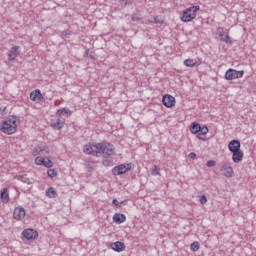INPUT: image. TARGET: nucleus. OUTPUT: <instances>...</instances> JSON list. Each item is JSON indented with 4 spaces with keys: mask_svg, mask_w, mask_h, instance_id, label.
Segmentation results:
<instances>
[{
    "mask_svg": "<svg viewBox=\"0 0 256 256\" xmlns=\"http://www.w3.org/2000/svg\"><path fill=\"white\" fill-rule=\"evenodd\" d=\"M208 133H209V128H207V126H204V127L200 126V130L198 132V138L204 139L203 137H205V135H207Z\"/></svg>",
    "mask_w": 256,
    "mask_h": 256,
    "instance_id": "22",
    "label": "nucleus"
},
{
    "mask_svg": "<svg viewBox=\"0 0 256 256\" xmlns=\"http://www.w3.org/2000/svg\"><path fill=\"white\" fill-rule=\"evenodd\" d=\"M162 103L164 107H167L168 109L171 107H174L175 97H173L172 95L166 94L162 97Z\"/></svg>",
    "mask_w": 256,
    "mask_h": 256,
    "instance_id": "9",
    "label": "nucleus"
},
{
    "mask_svg": "<svg viewBox=\"0 0 256 256\" xmlns=\"http://www.w3.org/2000/svg\"><path fill=\"white\" fill-rule=\"evenodd\" d=\"M72 112L69 110V108H60L56 111V115L61 116L63 115L64 117H69Z\"/></svg>",
    "mask_w": 256,
    "mask_h": 256,
    "instance_id": "21",
    "label": "nucleus"
},
{
    "mask_svg": "<svg viewBox=\"0 0 256 256\" xmlns=\"http://www.w3.org/2000/svg\"><path fill=\"white\" fill-rule=\"evenodd\" d=\"M61 37H62V39H69L71 37V31L66 30V31L62 32Z\"/></svg>",
    "mask_w": 256,
    "mask_h": 256,
    "instance_id": "28",
    "label": "nucleus"
},
{
    "mask_svg": "<svg viewBox=\"0 0 256 256\" xmlns=\"http://www.w3.org/2000/svg\"><path fill=\"white\" fill-rule=\"evenodd\" d=\"M215 165H217V162H215V160H209L206 163L207 167H215Z\"/></svg>",
    "mask_w": 256,
    "mask_h": 256,
    "instance_id": "35",
    "label": "nucleus"
},
{
    "mask_svg": "<svg viewBox=\"0 0 256 256\" xmlns=\"http://www.w3.org/2000/svg\"><path fill=\"white\" fill-rule=\"evenodd\" d=\"M199 9V6H192L190 8H187L182 13L181 21H183V23H189L193 21V19L197 17V11H199Z\"/></svg>",
    "mask_w": 256,
    "mask_h": 256,
    "instance_id": "3",
    "label": "nucleus"
},
{
    "mask_svg": "<svg viewBox=\"0 0 256 256\" xmlns=\"http://www.w3.org/2000/svg\"><path fill=\"white\" fill-rule=\"evenodd\" d=\"M47 175L48 177H51V178L57 177V172L54 169H48Z\"/></svg>",
    "mask_w": 256,
    "mask_h": 256,
    "instance_id": "31",
    "label": "nucleus"
},
{
    "mask_svg": "<svg viewBox=\"0 0 256 256\" xmlns=\"http://www.w3.org/2000/svg\"><path fill=\"white\" fill-rule=\"evenodd\" d=\"M190 131L194 135H197V133H199V131H201V124H199V123H192V127H191Z\"/></svg>",
    "mask_w": 256,
    "mask_h": 256,
    "instance_id": "24",
    "label": "nucleus"
},
{
    "mask_svg": "<svg viewBox=\"0 0 256 256\" xmlns=\"http://www.w3.org/2000/svg\"><path fill=\"white\" fill-rule=\"evenodd\" d=\"M23 183H27V185H31L32 181L29 178H26L25 176L22 177Z\"/></svg>",
    "mask_w": 256,
    "mask_h": 256,
    "instance_id": "36",
    "label": "nucleus"
},
{
    "mask_svg": "<svg viewBox=\"0 0 256 256\" xmlns=\"http://www.w3.org/2000/svg\"><path fill=\"white\" fill-rule=\"evenodd\" d=\"M94 148L98 153H102L105 159H109V157L115 153V146L107 142L97 143L94 145Z\"/></svg>",
    "mask_w": 256,
    "mask_h": 256,
    "instance_id": "2",
    "label": "nucleus"
},
{
    "mask_svg": "<svg viewBox=\"0 0 256 256\" xmlns=\"http://www.w3.org/2000/svg\"><path fill=\"white\" fill-rule=\"evenodd\" d=\"M41 90L36 89L30 93V99L31 101H41Z\"/></svg>",
    "mask_w": 256,
    "mask_h": 256,
    "instance_id": "18",
    "label": "nucleus"
},
{
    "mask_svg": "<svg viewBox=\"0 0 256 256\" xmlns=\"http://www.w3.org/2000/svg\"><path fill=\"white\" fill-rule=\"evenodd\" d=\"M113 221L114 223L121 225V223H125L127 221V216H125V214L116 213L113 215Z\"/></svg>",
    "mask_w": 256,
    "mask_h": 256,
    "instance_id": "14",
    "label": "nucleus"
},
{
    "mask_svg": "<svg viewBox=\"0 0 256 256\" xmlns=\"http://www.w3.org/2000/svg\"><path fill=\"white\" fill-rule=\"evenodd\" d=\"M121 205H127V200H123L119 202V207H121Z\"/></svg>",
    "mask_w": 256,
    "mask_h": 256,
    "instance_id": "43",
    "label": "nucleus"
},
{
    "mask_svg": "<svg viewBox=\"0 0 256 256\" xmlns=\"http://www.w3.org/2000/svg\"><path fill=\"white\" fill-rule=\"evenodd\" d=\"M41 146H37L33 149L32 155L37 156V155H41Z\"/></svg>",
    "mask_w": 256,
    "mask_h": 256,
    "instance_id": "29",
    "label": "nucleus"
},
{
    "mask_svg": "<svg viewBox=\"0 0 256 256\" xmlns=\"http://www.w3.org/2000/svg\"><path fill=\"white\" fill-rule=\"evenodd\" d=\"M151 175H159V170H157V166H154V168H152Z\"/></svg>",
    "mask_w": 256,
    "mask_h": 256,
    "instance_id": "37",
    "label": "nucleus"
},
{
    "mask_svg": "<svg viewBox=\"0 0 256 256\" xmlns=\"http://www.w3.org/2000/svg\"><path fill=\"white\" fill-rule=\"evenodd\" d=\"M221 173H223L224 177H227L228 179H231L233 177V167H231L230 163H224L220 168Z\"/></svg>",
    "mask_w": 256,
    "mask_h": 256,
    "instance_id": "7",
    "label": "nucleus"
},
{
    "mask_svg": "<svg viewBox=\"0 0 256 256\" xmlns=\"http://www.w3.org/2000/svg\"><path fill=\"white\" fill-rule=\"evenodd\" d=\"M35 163H36V165H43L44 158L43 157H36Z\"/></svg>",
    "mask_w": 256,
    "mask_h": 256,
    "instance_id": "34",
    "label": "nucleus"
},
{
    "mask_svg": "<svg viewBox=\"0 0 256 256\" xmlns=\"http://www.w3.org/2000/svg\"><path fill=\"white\" fill-rule=\"evenodd\" d=\"M153 21H154V23L159 24V25L163 24V18H161L159 16L153 17Z\"/></svg>",
    "mask_w": 256,
    "mask_h": 256,
    "instance_id": "33",
    "label": "nucleus"
},
{
    "mask_svg": "<svg viewBox=\"0 0 256 256\" xmlns=\"http://www.w3.org/2000/svg\"><path fill=\"white\" fill-rule=\"evenodd\" d=\"M0 199H1V202L4 204L9 203V189L3 188L0 191Z\"/></svg>",
    "mask_w": 256,
    "mask_h": 256,
    "instance_id": "17",
    "label": "nucleus"
},
{
    "mask_svg": "<svg viewBox=\"0 0 256 256\" xmlns=\"http://www.w3.org/2000/svg\"><path fill=\"white\" fill-rule=\"evenodd\" d=\"M228 149L230 153H235L237 151H241V142L239 140H232L228 144Z\"/></svg>",
    "mask_w": 256,
    "mask_h": 256,
    "instance_id": "11",
    "label": "nucleus"
},
{
    "mask_svg": "<svg viewBox=\"0 0 256 256\" xmlns=\"http://www.w3.org/2000/svg\"><path fill=\"white\" fill-rule=\"evenodd\" d=\"M87 169H89L90 171H93V166H91V164H87Z\"/></svg>",
    "mask_w": 256,
    "mask_h": 256,
    "instance_id": "44",
    "label": "nucleus"
},
{
    "mask_svg": "<svg viewBox=\"0 0 256 256\" xmlns=\"http://www.w3.org/2000/svg\"><path fill=\"white\" fill-rule=\"evenodd\" d=\"M243 151L238 150L236 152H232V161L233 163H241L243 161Z\"/></svg>",
    "mask_w": 256,
    "mask_h": 256,
    "instance_id": "16",
    "label": "nucleus"
},
{
    "mask_svg": "<svg viewBox=\"0 0 256 256\" xmlns=\"http://www.w3.org/2000/svg\"><path fill=\"white\" fill-rule=\"evenodd\" d=\"M243 75H245V71L243 70L228 69L225 73V79L227 81H233L235 79H241Z\"/></svg>",
    "mask_w": 256,
    "mask_h": 256,
    "instance_id": "4",
    "label": "nucleus"
},
{
    "mask_svg": "<svg viewBox=\"0 0 256 256\" xmlns=\"http://www.w3.org/2000/svg\"><path fill=\"white\" fill-rule=\"evenodd\" d=\"M19 46H13L9 53H8V61H15V59H17V57H19V53H21V51L19 50Z\"/></svg>",
    "mask_w": 256,
    "mask_h": 256,
    "instance_id": "10",
    "label": "nucleus"
},
{
    "mask_svg": "<svg viewBox=\"0 0 256 256\" xmlns=\"http://www.w3.org/2000/svg\"><path fill=\"white\" fill-rule=\"evenodd\" d=\"M22 237L27 241H31L33 239H37V237H39V233L31 228H28L22 232Z\"/></svg>",
    "mask_w": 256,
    "mask_h": 256,
    "instance_id": "6",
    "label": "nucleus"
},
{
    "mask_svg": "<svg viewBox=\"0 0 256 256\" xmlns=\"http://www.w3.org/2000/svg\"><path fill=\"white\" fill-rule=\"evenodd\" d=\"M103 165L105 167H111L113 165V160L106 158L105 160H103Z\"/></svg>",
    "mask_w": 256,
    "mask_h": 256,
    "instance_id": "30",
    "label": "nucleus"
},
{
    "mask_svg": "<svg viewBox=\"0 0 256 256\" xmlns=\"http://www.w3.org/2000/svg\"><path fill=\"white\" fill-rule=\"evenodd\" d=\"M153 23H155V21H153V17L150 18V19H148V20L146 21V24H147V25L153 24Z\"/></svg>",
    "mask_w": 256,
    "mask_h": 256,
    "instance_id": "41",
    "label": "nucleus"
},
{
    "mask_svg": "<svg viewBox=\"0 0 256 256\" xmlns=\"http://www.w3.org/2000/svg\"><path fill=\"white\" fill-rule=\"evenodd\" d=\"M129 170H131V164H120L112 169V173L113 175H123Z\"/></svg>",
    "mask_w": 256,
    "mask_h": 256,
    "instance_id": "5",
    "label": "nucleus"
},
{
    "mask_svg": "<svg viewBox=\"0 0 256 256\" xmlns=\"http://www.w3.org/2000/svg\"><path fill=\"white\" fill-rule=\"evenodd\" d=\"M110 247L113 251H116V253H121V251H125V244L121 241L112 242L110 244Z\"/></svg>",
    "mask_w": 256,
    "mask_h": 256,
    "instance_id": "12",
    "label": "nucleus"
},
{
    "mask_svg": "<svg viewBox=\"0 0 256 256\" xmlns=\"http://www.w3.org/2000/svg\"><path fill=\"white\" fill-rule=\"evenodd\" d=\"M25 208L18 206L14 209L13 217L16 221H21L22 219H25Z\"/></svg>",
    "mask_w": 256,
    "mask_h": 256,
    "instance_id": "8",
    "label": "nucleus"
},
{
    "mask_svg": "<svg viewBox=\"0 0 256 256\" xmlns=\"http://www.w3.org/2000/svg\"><path fill=\"white\" fill-rule=\"evenodd\" d=\"M64 125H65V120H61V119H57L56 122L51 123V127L53 129H58V130L63 129Z\"/></svg>",
    "mask_w": 256,
    "mask_h": 256,
    "instance_id": "20",
    "label": "nucleus"
},
{
    "mask_svg": "<svg viewBox=\"0 0 256 256\" xmlns=\"http://www.w3.org/2000/svg\"><path fill=\"white\" fill-rule=\"evenodd\" d=\"M42 165H43L44 167H48V169H49V168H51V166L53 165V161H51L50 159H45V158H44V162L42 163Z\"/></svg>",
    "mask_w": 256,
    "mask_h": 256,
    "instance_id": "27",
    "label": "nucleus"
},
{
    "mask_svg": "<svg viewBox=\"0 0 256 256\" xmlns=\"http://www.w3.org/2000/svg\"><path fill=\"white\" fill-rule=\"evenodd\" d=\"M218 35L220 37V41H222L223 43H226L227 45H231L233 43L231 41V37L225 34V31H223V28L219 30Z\"/></svg>",
    "mask_w": 256,
    "mask_h": 256,
    "instance_id": "13",
    "label": "nucleus"
},
{
    "mask_svg": "<svg viewBox=\"0 0 256 256\" xmlns=\"http://www.w3.org/2000/svg\"><path fill=\"white\" fill-rule=\"evenodd\" d=\"M46 195L49 199H55V197H57V191H55V188L50 187L46 190Z\"/></svg>",
    "mask_w": 256,
    "mask_h": 256,
    "instance_id": "23",
    "label": "nucleus"
},
{
    "mask_svg": "<svg viewBox=\"0 0 256 256\" xmlns=\"http://www.w3.org/2000/svg\"><path fill=\"white\" fill-rule=\"evenodd\" d=\"M184 65L186 67H197L201 65V62L197 61L196 59H186L184 60Z\"/></svg>",
    "mask_w": 256,
    "mask_h": 256,
    "instance_id": "19",
    "label": "nucleus"
},
{
    "mask_svg": "<svg viewBox=\"0 0 256 256\" xmlns=\"http://www.w3.org/2000/svg\"><path fill=\"white\" fill-rule=\"evenodd\" d=\"M190 249H191V251H194V252L199 251V242H193V243L190 245Z\"/></svg>",
    "mask_w": 256,
    "mask_h": 256,
    "instance_id": "26",
    "label": "nucleus"
},
{
    "mask_svg": "<svg viewBox=\"0 0 256 256\" xmlns=\"http://www.w3.org/2000/svg\"><path fill=\"white\" fill-rule=\"evenodd\" d=\"M84 153H86V155H97L98 150L95 149V145H91V144H87L84 146L83 149Z\"/></svg>",
    "mask_w": 256,
    "mask_h": 256,
    "instance_id": "15",
    "label": "nucleus"
},
{
    "mask_svg": "<svg viewBox=\"0 0 256 256\" xmlns=\"http://www.w3.org/2000/svg\"><path fill=\"white\" fill-rule=\"evenodd\" d=\"M131 20L132 21H141V14H138V13L132 14Z\"/></svg>",
    "mask_w": 256,
    "mask_h": 256,
    "instance_id": "32",
    "label": "nucleus"
},
{
    "mask_svg": "<svg viewBox=\"0 0 256 256\" xmlns=\"http://www.w3.org/2000/svg\"><path fill=\"white\" fill-rule=\"evenodd\" d=\"M41 152H42V153H49V147H47V146H41Z\"/></svg>",
    "mask_w": 256,
    "mask_h": 256,
    "instance_id": "39",
    "label": "nucleus"
},
{
    "mask_svg": "<svg viewBox=\"0 0 256 256\" xmlns=\"http://www.w3.org/2000/svg\"><path fill=\"white\" fill-rule=\"evenodd\" d=\"M190 159H195V157H197V154H195L194 152L189 154Z\"/></svg>",
    "mask_w": 256,
    "mask_h": 256,
    "instance_id": "42",
    "label": "nucleus"
},
{
    "mask_svg": "<svg viewBox=\"0 0 256 256\" xmlns=\"http://www.w3.org/2000/svg\"><path fill=\"white\" fill-rule=\"evenodd\" d=\"M200 203H201V205H205V203H207V197L206 196H201L200 197Z\"/></svg>",
    "mask_w": 256,
    "mask_h": 256,
    "instance_id": "38",
    "label": "nucleus"
},
{
    "mask_svg": "<svg viewBox=\"0 0 256 256\" xmlns=\"http://www.w3.org/2000/svg\"><path fill=\"white\" fill-rule=\"evenodd\" d=\"M0 131L5 133V135H13L14 133H17V117L10 116L4 120Z\"/></svg>",
    "mask_w": 256,
    "mask_h": 256,
    "instance_id": "1",
    "label": "nucleus"
},
{
    "mask_svg": "<svg viewBox=\"0 0 256 256\" xmlns=\"http://www.w3.org/2000/svg\"><path fill=\"white\" fill-rule=\"evenodd\" d=\"M112 205H114L115 207H119V201L117 199H113Z\"/></svg>",
    "mask_w": 256,
    "mask_h": 256,
    "instance_id": "40",
    "label": "nucleus"
},
{
    "mask_svg": "<svg viewBox=\"0 0 256 256\" xmlns=\"http://www.w3.org/2000/svg\"><path fill=\"white\" fill-rule=\"evenodd\" d=\"M120 5L121 7H127L129 5H133V0H121Z\"/></svg>",
    "mask_w": 256,
    "mask_h": 256,
    "instance_id": "25",
    "label": "nucleus"
}]
</instances>
